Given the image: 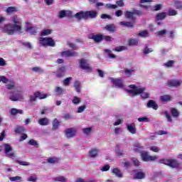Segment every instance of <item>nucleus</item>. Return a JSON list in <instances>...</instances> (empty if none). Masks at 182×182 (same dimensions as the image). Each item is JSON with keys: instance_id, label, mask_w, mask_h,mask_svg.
<instances>
[{"instance_id": "1", "label": "nucleus", "mask_w": 182, "mask_h": 182, "mask_svg": "<svg viewBox=\"0 0 182 182\" xmlns=\"http://www.w3.org/2000/svg\"><path fill=\"white\" fill-rule=\"evenodd\" d=\"M11 22L14 24H7L4 28V32L8 33L9 35H12L15 32H21L22 29V26L21 21L18 18V16H14L11 17Z\"/></svg>"}, {"instance_id": "2", "label": "nucleus", "mask_w": 182, "mask_h": 182, "mask_svg": "<svg viewBox=\"0 0 182 182\" xmlns=\"http://www.w3.org/2000/svg\"><path fill=\"white\" fill-rule=\"evenodd\" d=\"M129 87L131 90H128V92L131 96L141 95V97H142V99H147V97H150V94H149V92H144V90H146L145 87H137L134 85H129Z\"/></svg>"}, {"instance_id": "3", "label": "nucleus", "mask_w": 182, "mask_h": 182, "mask_svg": "<svg viewBox=\"0 0 182 182\" xmlns=\"http://www.w3.org/2000/svg\"><path fill=\"white\" fill-rule=\"evenodd\" d=\"M161 164H166V166H170L172 168H179L180 163L174 159H161L159 160Z\"/></svg>"}, {"instance_id": "4", "label": "nucleus", "mask_w": 182, "mask_h": 182, "mask_svg": "<svg viewBox=\"0 0 182 182\" xmlns=\"http://www.w3.org/2000/svg\"><path fill=\"white\" fill-rule=\"evenodd\" d=\"M17 93L10 96V100L12 102H21V100H23V90H19L16 88Z\"/></svg>"}, {"instance_id": "5", "label": "nucleus", "mask_w": 182, "mask_h": 182, "mask_svg": "<svg viewBox=\"0 0 182 182\" xmlns=\"http://www.w3.org/2000/svg\"><path fill=\"white\" fill-rule=\"evenodd\" d=\"M42 46H55V41L52 38H40L39 39Z\"/></svg>"}, {"instance_id": "6", "label": "nucleus", "mask_w": 182, "mask_h": 182, "mask_svg": "<svg viewBox=\"0 0 182 182\" xmlns=\"http://www.w3.org/2000/svg\"><path fill=\"white\" fill-rule=\"evenodd\" d=\"M79 63L80 68H82L83 70H85V72H92V68L87 63V60L82 58L79 61Z\"/></svg>"}, {"instance_id": "7", "label": "nucleus", "mask_w": 182, "mask_h": 182, "mask_svg": "<svg viewBox=\"0 0 182 182\" xmlns=\"http://www.w3.org/2000/svg\"><path fill=\"white\" fill-rule=\"evenodd\" d=\"M141 157L143 161H154L159 159L157 156H149L147 152H142L141 154Z\"/></svg>"}, {"instance_id": "8", "label": "nucleus", "mask_w": 182, "mask_h": 182, "mask_svg": "<svg viewBox=\"0 0 182 182\" xmlns=\"http://www.w3.org/2000/svg\"><path fill=\"white\" fill-rule=\"evenodd\" d=\"M134 15H140V11L137 10H134L132 12L130 11H126L125 12V16L128 19H131V21H134L136 19V17Z\"/></svg>"}, {"instance_id": "9", "label": "nucleus", "mask_w": 182, "mask_h": 182, "mask_svg": "<svg viewBox=\"0 0 182 182\" xmlns=\"http://www.w3.org/2000/svg\"><path fill=\"white\" fill-rule=\"evenodd\" d=\"M61 56H63V58H70V57L77 56V52L68 50L66 51H63L61 53Z\"/></svg>"}, {"instance_id": "10", "label": "nucleus", "mask_w": 182, "mask_h": 182, "mask_svg": "<svg viewBox=\"0 0 182 182\" xmlns=\"http://www.w3.org/2000/svg\"><path fill=\"white\" fill-rule=\"evenodd\" d=\"M4 151L7 157H15V154L12 151V146L8 144H4Z\"/></svg>"}, {"instance_id": "11", "label": "nucleus", "mask_w": 182, "mask_h": 182, "mask_svg": "<svg viewBox=\"0 0 182 182\" xmlns=\"http://www.w3.org/2000/svg\"><path fill=\"white\" fill-rule=\"evenodd\" d=\"M181 85V80H171L168 81L167 85L169 87H178Z\"/></svg>"}, {"instance_id": "12", "label": "nucleus", "mask_w": 182, "mask_h": 182, "mask_svg": "<svg viewBox=\"0 0 182 182\" xmlns=\"http://www.w3.org/2000/svg\"><path fill=\"white\" fill-rule=\"evenodd\" d=\"M127 129L132 134H136L137 129H136V124L134 123L127 124Z\"/></svg>"}, {"instance_id": "13", "label": "nucleus", "mask_w": 182, "mask_h": 182, "mask_svg": "<svg viewBox=\"0 0 182 182\" xmlns=\"http://www.w3.org/2000/svg\"><path fill=\"white\" fill-rule=\"evenodd\" d=\"M76 135V130L73 128L68 129L65 131V136L67 139H70L72 137H74V136Z\"/></svg>"}, {"instance_id": "14", "label": "nucleus", "mask_w": 182, "mask_h": 182, "mask_svg": "<svg viewBox=\"0 0 182 182\" xmlns=\"http://www.w3.org/2000/svg\"><path fill=\"white\" fill-rule=\"evenodd\" d=\"M90 39H93L97 43L102 42L103 41V36L99 34H90L89 35Z\"/></svg>"}, {"instance_id": "15", "label": "nucleus", "mask_w": 182, "mask_h": 182, "mask_svg": "<svg viewBox=\"0 0 182 182\" xmlns=\"http://www.w3.org/2000/svg\"><path fill=\"white\" fill-rule=\"evenodd\" d=\"M109 80L114 85L115 87H123V82L122 80L114 79L113 77H110Z\"/></svg>"}, {"instance_id": "16", "label": "nucleus", "mask_w": 182, "mask_h": 182, "mask_svg": "<svg viewBox=\"0 0 182 182\" xmlns=\"http://www.w3.org/2000/svg\"><path fill=\"white\" fill-rule=\"evenodd\" d=\"M85 16H86V19H87V18L93 19L97 16V12L96 11H85Z\"/></svg>"}, {"instance_id": "17", "label": "nucleus", "mask_w": 182, "mask_h": 182, "mask_svg": "<svg viewBox=\"0 0 182 182\" xmlns=\"http://www.w3.org/2000/svg\"><path fill=\"white\" fill-rule=\"evenodd\" d=\"M99 153H100V151L97 149H91L89 151V156L94 159L95 157H97V154H99Z\"/></svg>"}, {"instance_id": "18", "label": "nucleus", "mask_w": 182, "mask_h": 182, "mask_svg": "<svg viewBox=\"0 0 182 182\" xmlns=\"http://www.w3.org/2000/svg\"><path fill=\"white\" fill-rule=\"evenodd\" d=\"M65 72H66L65 67H61L57 70L56 76H58V77H62L65 76Z\"/></svg>"}, {"instance_id": "19", "label": "nucleus", "mask_w": 182, "mask_h": 182, "mask_svg": "<svg viewBox=\"0 0 182 182\" xmlns=\"http://www.w3.org/2000/svg\"><path fill=\"white\" fill-rule=\"evenodd\" d=\"M112 173L119 178H122V177H123V173H122V171H120V169H119L118 168H113Z\"/></svg>"}, {"instance_id": "20", "label": "nucleus", "mask_w": 182, "mask_h": 182, "mask_svg": "<svg viewBox=\"0 0 182 182\" xmlns=\"http://www.w3.org/2000/svg\"><path fill=\"white\" fill-rule=\"evenodd\" d=\"M147 107H152V109H154V110H157L159 106L156 102L153 100H149L147 103Z\"/></svg>"}, {"instance_id": "21", "label": "nucleus", "mask_w": 182, "mask_h": 182, "mask_svg": "<svg viewBox=\"0 0 182 182\" xmlns=\"http://www.w3.org/2000/svg\"><path fill=\"white\" fill-rule=\"evenodd\" d=\"M10 113L11 114H12V116H16V114H22V113H23V111L22 109H17L13 108L10 110Z\"/></svg>"}, {"instance_id": "22", "label": "nucleus", "mask_w": 182, "mask_h": 182, "mask_svg": "<svg viewBox=\"0 0 182 182\" xmlns=\"http://www.w3.org/2000/svg\"><path fill=\"white\" fill-rule=\"evenodd\" d=\"M86 12L80 11L75 14V18L77 19H86Z\"/></svg>"}, {"instance_id": "23", "label": "nucleus", "mask_w": 182, "mask_h": 182, "mask_svg": "<svg viewBox=\"0 0 182 182\" xmlns=\"http://www.w3.org/2000/svg\"><path fill=\"white\" fill-rule=\"evenodd\" d=\"M146 177V174L144 172L138 171L134 176V178H137L138 180H141V178H144Z\"/></svg>"}, {"instance_id": "24", "label": "nucleus", "mask_w": 182, "mask_h": 182, "mask_svg": "<svg viewBox=\"0 0 182 182\" xmlns=\"http://www.w3.org/2000/svg\"><path fill=\"white\" fill-rule=\"evenodd\" d=\"M41 126H48L49 124V119L48 118H41L38 120Z\"/></svg>"}, {"instance_id": "25", "label": "nucleus", "mask_w": 182, "mask_h": 182, "mask_svg": "<svg viewBox=\"0 0 182 182\" xmlns=\"http://www.w3.org/2000/svg\"><path fill=\"white\" fill-rule=\"evenodd\" d=\"M134 147H136L134 149V151H135L136 153H139V151H141L142 149H143V146H141V145L139 143H135L134 144Z\"/></svg>"}, {"instance_id": "26", "label": "nucleus", "mask_w": 182, "mask_h": 182, "mask_svg": "<svg viewBox=\"0 0 182 182\" xmlns=\"http://www.w3.org/2000/svg\"><path fill=\"white\" fill-rule=\"evenodd\" d=\"M115 153L117 154V156H123V154H124V151L120 149V146H116Z\"/></svg>"}, {"instance_id": "27", "label": "nucleus", "mask_w": 182, "mask_h": 182, "mask_svg": "<svg viewBox=\"0 0 182 182\" xmlns=\"http://www.w3.org/2000/svg\"><path fill=\"white\" fill-rule=\"evenodd\" d=\"M36 96L40 100L46 99V97H48V95L42 94L41 92H36Z\"/></svg>"}, {"instance_id": "28", "label": "nucleus", "mask_w": 182, "mask_h": 182, "mask_svg": "<svg viewBox=\"0 0 182 182\" xmlns=\"http://www.w3.org/2000/svg\"><path fill=\"white\" fill-rule=\"evenodd\" d=\"M26 31L28 33H31V35L36 33V28L34 27H28Z\"/></svg>"}, {"instance_id": "29", "label": "nucleus", "mask_w": 182, "mask_h": 182, "mask_svg": "<svg viewBox=\"0 0 182 182\" xmlns=\"http://www.w3.org/2000/svg\"><path fill=\"white\" fill-rule=\"evenodd\" d=\"M119 25H121L122 26H126L127 28H133V23L130 22L121 21L119 23Z\"/></svg>"}, {"instance_id": "30", "label": "nucleus", "mask_w": 182, "mask_h": 182, "mask_svg": "<svg viewBox=\"0 0 182 182\" xmlns=\"http://www.w3.org/2000/svg\"><path fill=\"white\" fill-rule=\"evenodd\" d=\"M174 6L176 8V9H181L182 8V1L178 0L174 1Z\"/></svg>"}, {"instance_id": "31", "label": "nucleus", "mask_w": 182, "mask_h": 182, "mask_svg": "<svg viewBox=\"0 0 182 182\" xmlns=\"http://www.w3.org/2000/svg\"><path fill=\"white\" fill-rule=\"evenodd\" d=\"M52 33V30L50 29H45L41 32V36H48V35H50Z\"/></svg>"}, {"instance_id": "32", "label": "nucleus", "mask_w": 182, "mask_h": 182, "mask_svg": "<svg viewBox=\"0 0 182 182\" xmlns=\"http://www.w3.org/2000/svg\"><path fill=\"white\" fill-rule=\"evenodd\" d=\"M54 181L66 182V178L65 176H57L53 178Z\"/></svg>"}, {"instance_id": "33", "label": "nucleus", "mask_w": 182, "mask_h": 182, "mask_svg": "<svg viewBox=\"0 0 182 182\" xmlns=\"http://www.w3.org/2000/svg\"><path fill=\"white\" fill-rule=\"evenodd\" d=\"M9 180L10 181L20 182V181H22V177L21 176L10 177Z\"/></svg>"}, {"instance_id": "34", "label": "nucleus", "mask_w": 182, "mask_h": 182, "mask_svg": "<svg viewBox=\"0 0 182 182\" xmlns=\"http://www.w3.org/2000/svg\"><path fill=\"white\" fill-rule=\"evenodd\" d=\"M161 100L162 102H170V100H171V97L169 95L161 96Z\"/></svg>"}, {"instance_id": "35", "label": "nucleus", "mask_w": 182, "mask_h": 182, "mask_svg": "<svg viewBox=\"0 0 182 182\" xmlns=\"http://www.w3.org/2000/svg\"><path fill=\"white\" fill-rule=\"evenodd\" d=\"M48 163H50V164H53L55 163H58L59 161V159L58 158H48L47 159Z\"/></svg>"}, {"instance_id": "36", "label": "nucleus", "mask_w": 182, "mask_h": 182, "mask_svg": "<svg viewBox=\"0 0 182 182\" xmlns=\"http://www.w3.org/2000/svg\"><path fill=\"white\" fill-rule=\"evenodd\" d=\"M166 18V13H161L156 16V21H161Z\"/></svg>"}, {"instance_id": "37", "label": "nucleus", "mask_w": 182, "mask_h": 182, "mask_svg": "<svg viewBox=\"0 0 182 182\" xmlns=\"http://www.w3.org/2000/svg\"><path fill=\"white\" fill-rule=\"evenodd\" d=\"M6 88L9 90H12V89H15V82L14 81H11L9 84L6 85Z\"/></svg>"}, {"instance_id": "38", "label": "nucleus", "mask_w": 182, "mask_h": 182, "mask_svg": "<svg viewBox=\"0 0 182 182\" xmlns=\"http://www.w3.org/2000/svg\"><path fill=\"white\" fill-rule=\"evenodd\" d=\"M25 132V128L23 127H17L15 129V133L20 134Z\"/></svg>"}, {"instance_id": "39", "label": "nucleus", "mask_w": 182, "mask_h": 182, "mask_svg": "<svg viewBox=\"0 0 182 182\" xmlns=\"http://www.w3.org/2000/svg\"><path fill=\"white\" fill-rule=\"evenodd\" d=\"M74 87H75L76 92H80V82L79 81H75L74 83Z\"/></svg>"}, {"instance_id": "40", "label": "nucleus", "mask_w": 182, "mask_h": 182, "mask_svg": "<svg viewBox=\"0 0 182 182\" xmlns=\"http://www.w3.org/2000/svg\"><path fill=\"white\" fill-rule=\"evenodd\" d=\"M134 73V70L133 69H126L125 70V75L127 76H132V75H133Z\"/></svg>"}, {"instance_id": "41", "label": "nucleus", "mask_w": 182, "mask_h": 182, "mask_svg": "<svg viewBox=\"0 0 182 182\" xmlns=\"http://www.w3.org/2000/svg\"><path fill=\"white\" fill-rule=\"evenodd\" d=\"M59 127V121L57 119H55L53 123V130H56Z\"/></svg>"}, {"instance_id": "42", "label": "nucleus", "mask_w": 182, "mask_h": 182, "mask_svg": "<svg viewBox=\"0 0 182 182\" xmlns=\"http://www.w3.org/2000/svg\"><path fill=\"white\" fill-rule=\"evenodd\" d=\"M105 53H107L108 56H109V58H111L112 59H114V58H116V56H115L113 53H112V52L110 51V50H109V49H105Z\"/></svg>"}, {"instance_id": "43", "label": "nucleus", "mask_w": 182, "mask_h": 182, "mask_svg": "<svg viewBox=\"0 0 182 182\" xmlns=\"http://www.w3.org/2000/svg\"><path fill=\"white\" fill-rule=\"evenodd\" d=\"M105 29H107V31H109V32H113L114 31V25H107V26H105Z\"/></svg>"}, {"instance_id": "44", "label": "nucleus", "mask_w": 182, "mask_h": 182, "mask_svg": "<svg viewBox=\"0 0 182 182\" xmlns=\"http://www.w3.org/2000/svg\"><path fill=\"white\" fill-rule=\"evenodd\" d=\"M126 49H127V48L124 47V46H119V47H116L114 50H115V52H122L123 50H126Z\"/></svg>"}, {"instance_id": "45", "label": "nucleus", "mask_w": 182, "mask_h": 182, "mask_svg": "<svg viewBox=\"0 0 182 182\" xmlns=\"http://www.w3.org/2000/svg\"><path fill=\"white\" fill-rule=\"evenodd\" d=\"M33 72H36V73H43V70L39 67H34L32 68Z\"/></svg>"}, {"instance_id": "46", "label": "nucleus", "mask_w": 182, "mask_h": 182, "mask_svg": "<svg viewBox=\"0 0 182 182\" xmlns=\"http://www.w3.org/2000/svg\"><path fill=\"white\" fill-rule=\"evenodd\" d=\"M28 144H30V146H34V147H38V141H36L35 139H31L28 141Z\"/></svg>"}, {"instance_id": "47", "label": "nucleus", "mask_w": 182, "mask_h": 182, "mask_svg": "<svg viewBox=\"0 0 182 182\" xmlns=\"http://www.w3.org/2000/svg\"><path fill=\"white\" fill-rule=\"evenodd\" d=\"M149 150H151V151H154V153H159V151H160V149L159 148V146H152L149 148Z\"/></svg>"}, {"instance_id": "48", "label": "nucleus", "mask_w": 182, "mask_h": 182, "mask_svg": "<svg viewBox=\"0 0 182 182\" xmlns=\"http://www.w3.org/2000/svg\"><path fill=\"white\" fill-rule=\"evenodd\" d=\"M172 115L173 116V117H177L178 116V114H180V113L178 112V111H177V109L173 108L171 110Z\"/></svg>"}, {"instance_id": "49", "label": "nucleus", "mask_w": 182, "mask_h": 182, "mask_svg": "<svg viewBox=\"0 0 182 182\" xmlns=\"http://www.w3.org/2000/svg\"><path fill=\"white\" fill-rule=\"evenodd\" d=\"M70 80H72V77H67L65 80L63 81V85L64 86H69V84L70 83Z\"/></svg>"}, {"instance_id": "50", "label": "nucleus", "mask_w": 182, "mask_h": 182, "mask_svg": "<svg viewBox=\"0 0 182 182\" xmlns=\"http://www.w3.org/2000/svg\"><path fill=\"white\" fill-rule=\"evenodd\" d=\"M6 12H7V14H12L14 12H16V8H15V7H9L6 9Z\"/></svg>"}, {"instance_id": "51", "label": "nucleus", "mask_w": 182, "mask_h": 182, "mask_svg": "<svg viewBox=\"0 0 182 182\" xmlns=\"http://www.w3.org/2000/svg\"><path fill=\"white\" fill-rule=\"evenodd\" d=\"M138 121L142 123H147V122H149V118L146 117H139L138 118Z\"/></svg>"}, {"instance_id": "52", "label": "nucleus", "mask_w": 182, "mask_h": 182, "mask_svg": "<svg viewBox=\"0 0 182 182\" xmlns=\"http://www.w3.org/2000/svg\"><path fill=\"white\" fill-rule=\"evenodd\" d=\"M164 115L166 117L168 122H173V119H171V116H170V114H168V112L167 111L164 112Z\"/></svg>"}, {"instance_id": "53", "label": "nucleus", "mask_w": 182, "mask_h": 182, "mask_svg": "<svg viewBox=\"0 0 182 182\" xmlns=\"http://www.w3.org/2000/svg\"><path fill=\"white\" fill-rule=\"evenodd\" d=\"M36 180H38V178H36V175H31L28 178V181L35 182L36 181Z\"/></svg>"}, {"instance_id": "54", "label": "nucleus", "mask_w": 182, "mask_h": 182, "mask_svg": "<svg viewBox=\"0 0 182 182\" xmlns=\"http://www.w3.org/2000/svg\"><path fill=\"white\" fill-rule=\"evenodd\" d=\"M177 14V11L174 10V9H169L168 12V15L169 16H174V15H176Z\"/></svg>"}, {"instance_id": "55", "label": "nucleus", "mask_w": 182, "mask_h": 182, "mask_svg": "<svg viewBox=\"0 0 182 182\" xmlns=\"http://www.w3.org/2000/svg\"><path fill=\"white\" fill-rule=\"evenodd\" d=\"M137 43H139V41L136 40V39H130L129 41V45L132 46V45H137Z\"/></svg>"}, {"instance_id": "56", "label": "nucleus", "mask_w": 182, "mask_h": 182, "mask_svg": "<svg viewBox=\"0 0 182 182\" xmlns=\"http://www.w3.org/2000/svg\"><path fill=\"white\" fill-rule=\"evenodd\" d=\"M83 133H85V134H90L92 133V128L89 127V128H85L84 129H82Z\"/></svg>"}, {"instance_id": "57", "label": "nucleus", "mask_w": 182, "mask_h": 182, "mask_svg": "<svg viewBox=\"0 0 182 182\" xmlns=\"http://www.w3.org/2000/svg\"><path fill=\"white\" fill-rule=\"evenodd\" d=\"M55 92L58 93V95H63V89L62 87H57Z\"/></svg>"}, {"instance_id": "58", "label": "nucleus", "mask_w": 182, "mask_h": 182, "mask_svg": "<svg viewBox=\"0 0 182 182\" xmlns=\"http://www.w3.org/2000/svg\"><path fill=\"white\" fill-rule=\"evenodd\" d=\"M139 36H141V38H146L149 33H147V31H143L141 33H139Z\"/></svg>"}, {"instance_id": "59", "label": "nucleus", "mask_w": 182, "mask_h": 182, "mask_svg": "<svg viewBox=\"0 0 182 182\" xmlns=\"http://www.w3.org/2000/svg\"><path fill=\"white\" fill-rule=\"evenodd\" d=\"M0 82H3V83H9V80L6 78L5 76H0Z\"/></svg>"}, {"instance_id": "60", "label": "nucleus", "mask_w": 182, "mask_h": 182, "mask_svg": "<svg viewBox=\"0 0 182 182\" xmlns=\"http://www.w3.org/2000/svg\"><path fill=\"white\" fill-rule=\"evenodd\" d=\"M80 102V98L77 97H74V99L73 100V103H74V105H79Z\"/></svg>"}, {"instance_id": "61", "label": "nucleus", "mask_w": 182, "mask_h": 182, "mask_svg": "<svg viewBox=\"0 0 182 182\" xmlns=\"http://www.w3.org/2000/svg\"><path fill=\"white\" fill-rule=\"evenodd\" d=\"M105 6L109 9H116L117 8V5L116 4H107Z\"/></svg>"}, {"instance_id": "62", "label": "nucleus", "mask_w": 182, "mask_h": 182, "mask_svg": "<svg viewBox=\"0 0 182 182\" xmlns=\"http://www.w3.org/2000/svg\"><path fill=\"white\" fill-rule=\"evenodd\" d=\"M85 109H86V105H82L78 107L77 113H82L85 111Z\"/></svg>"}, {"instance_id": "63", "label": "nucleus", "mask_w": 182, "mask_h": 182, "mask_svg": "<svg viewBox=\"0 0 182 182\" xmlns=\"http://www.w3.org/2000/svg\"><path fill=\"white\" fill-rule=\"evenodd\" d=\"M66 16V11L63 10L59 12V18H65Z\"/></svg>"}, {"instance_id": "64", "label": "nucleus", "mask_w": 182, "mask_h": 182, "mask_svg": "<svg viewBox=\"0 0 182 182\" xmlns=\"http://www.w3.org/2000/svg\"><path fill=\"white\" fill-rule=\"evenodd\" d=\"M112 37L109 36H102V41H112Z\"/></svg>"}]
</instances>
